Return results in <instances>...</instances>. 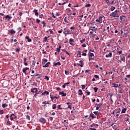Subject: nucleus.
I'll list each match as a JSON object with an SVG mask.
<instances>
[{
    "instance_id": "nucleus-34",
    "label": "nucleus",
    "mask_w": 130,
    "mask_h": 130,
    "mask_svg": "<svg viewBox=\"0 0 130 130\" xmlns=\"http://www.w3.org/2000/svg\"><path fill=\"white\" fill-rule=\"evenodd\" d=\"M93 90H94V92L96 93V92H97V91H98V88L94 87Z\"/></svg>"
},
{
    "instance_id": "nucleus-33",
    "label": "nucleus",
    "mask_w": 130,
    "mask_h": 130,
    "mask_svg": "<svg viewBox=\"0 0 130 130\" xmlns=\"http://www.w3.org/2000/svg\"><path fill=\"white\" fill-rule=\"evenodd\" d=\"M55 108H56V104H53L52 105V109H55Z\"/></svg>"
},
{
    "instance_id": "nucleus-14",
    "label": "nucleus",
    "mask_w": 130,
    "mask_h": 130,
    "mask_svg": "<svg viewBox=\"0 0 130 130\" xmlns=\"http://www.w3.org/2000/svg\"><path fill=\"white\" fill-rule=\"evenodd\" d=\"M45 94L46 95H48V94H49V92L46 90L42 93V95L43 96V95H45Z\"/></svg>"
},
{
    "instance_id": "nucleus-59",
    "label": "nucleus",
    "mask_w": 130,
    "mask_h": 130,
    "mask_svg": "<svg viewBox=\"0 0 130 130\" xmlns=\"http://www.w3.org/2000/svg\"><path fill=\"white\" fill-rule=\"evenodd\" d=\"M78 53L79 54V57H81V51H78Z\"/></svg>"
},
{
    "instance_id": "nucleus-2",
    "label": "nucleus",
    "mask_w": 130,
    "mask_h": 130,
    "mask_svg": "<svg viewBox=\"0 0 130 130\" xmlns=\"http://www.w3.org/2000/svg\"><path fill=\"white\" fill-rule=\"evenodd\" d=\"M104 18V16H101L99 17V19H96L95 21L96 22H98L99 23H102V20Z\"/></svg>"
},
{
    "instance_id": "nucleus-21",
    "label": "nucleus",
    "mask_w": 130,
    "mask_h": 130,
    "mask_svg": "<svg viewBox=\"0 0 130 130\" xmlns=\"http://www.w3.org/2000/svg\"><path fill=\"white\" fill-rule=\"evenodd\" d=\"M91 31H96V28L95 27V26H91Z\"/></svg>"
},
{
    "instance_id": "nucleus-20",
    "label": "nucleus",
    "mask_w": 130,
    "mask_h": 130,
    "mask_svg": "<svg viewBox=\"0 0 130 130\" xmlns=\"http://www.w3.org/2000/svg\"><path fill=\"white\" fill-rule=\"evenodd\" d=\"M89 116L91 117V118H95V116L93 115V113H91Z\"/></svg>"
},
{
    "instance_id": "nucleus-18",
    "label": "nucleus",
    "mask_w": 130,
    "mask_h": 130,
    "mask_svg": "<svg viewBox=\"0 0 130 130\" xmlns=\"http://www.w3.org/2000/svg\"><path fill=\"white\" fill-rule=\"evenodd\" d=\"M25 39L27 40L28 42H31L32 41V40L29 38V37H26Z\"/></svg>"
},
{
    "instance_id": "nucleus-10",
    "label": "nucleus",
    "mask_w": 130,
    "mask_h": 130,
    "mask_svg": "<svg viewBox=\"0 0 130 130\" xmlns=\"http://www.w3.org/2000/svg\"><path fill=\"white\" fill-rule=\"evenodd\" d=\"M13 116H15V114H12L10 116V119L11 120H14V119H15V118H16V117H14Z\"/></svg>"
},
{
    "instance_id": "nucleus-46",
    "label": "nucleus",
    "mask_w": 130,
    "mask_h": 130,
    "mask_svg": "<svg viewBox=\"0 0 130 130\" xmlns=\"http://www.w3.org/2000/svg\"><path fill=\"white\" fill-rule=\"evenodd\" d=\"M57 108H58V109H61V110L62 109V108H60V105L57 106Z\"/></svg>"
},
{
    "instance_id": "nucleus-24",
    "label": "nucleus",
    "mask_w": 130,
    "mask_h": 130,
    "mask_svg": "<svg viewBox=\"0 0 130 130\" xmlns=\"http://www.w3.org/2000/svg\"><path fill=\"white\" fill-rule=\"evenodd\" d=\"M5 18L8 19V20H11V19H12V17H10V16L7 15L6 16H5Z\"/></svg>"
},
{
    "instance_id": "nucleus-35",
    "label": "nucleus",
    "mask_w": 130,
    "mask_h": 130,
    "mask_svg": "<svg viewBox=\"0 0 130 130\" xmlns=\"http://www.w3.org/2000/svg\"><path fill=\"white\" fill-rule=\"evenodd\" d=\"M42 24H43V27H45V25H46V23H45V21H43L42 22Z\"/></svg>"
},
{
    "instance_id": "nucleus-50",
    "label": "nucleus",
    "mask_w": 130,
    "mask_h": 130,
    "mask_svg": "<svg viewBox=\"0 0 130 130\" xmlns=\"http://www.w3.org/2000/svg\"><path fill=\"white\" fill-rule=\"evenodd\" d=\"M121 53H122V51H118V53L117 54H121Z\"/></svg>"
},
{
    "instance_id": "nucleus-32",
    "label": "nucleus",
    "mask_w": 130,
    "mask_h": 130,
    "mask_svg": "<svg viewBox=\"0 0 130 130\" xmlns=\"http://www.w3.org/2000/svg\"><path fill=\"white\" fill-rule=\"evenodd\" d=\"M64 21L65 22V23H69V21H68V19H67V17H66L64 19Z\"/></svg>"
},
{
    "instance_id": "nucleus-41",
    "label": "nucleus",
    "mask_w": 130,
    "mask_h": 130,
    "mask_svg": "<svg viewBox=\"0 0 130 130\" xmlns=\"http://www.w3.org/2000/svg\"><path fill=\"white\" fill-rule=\"evenodd\" d=\"M126 122H128V123H129V121H130V119L129 118H127L126 120Z\"/></svg>"
},
{
    "instance_id": "nucleus-26",
    "label": "nucleus",
    "mask_w": 130,
    "mask_h": 130,
    "mask_svg": "<svg viewBox=\"0 0 130 130\" xmlns=\"http://www.w3.org/2000/svg\"><path fill=\"white\" fill-rule=\"evenodd\" d=\"M2 107L3 108H5V107H8V104H3L2 105Z\"/></svg>"
},
{
    "instance_id": "nucleus-16",
    "label": "nucleus",
    "mask_w": 130,
    "mask_h": 130,
    "mask_svg": "<svg viewBox=\"0 0 130 130\" xmlns=\"http://www.w3.org/2000/svg\"><path fill=\"white\" fill-rule=\"evenodd\" d=\"M113 85L114 86V87L115 88H118V87H119L120 86V84L118 85V84H116L115 83H113Z\"/></svg>"
},
{
    "instance_id": "nucleus-63",
    "label": "nucleus",
    "mask_w": 130,
    "mask_h": 130,
    "mask_svg": "<svg viewBox=\"0 0 130 130\" xmlns=\"http://www.w3.org/2000/svg\"><path fill=\"white\" fill-rule=\"evenodd\" d=\"M89 129H90V130H97V129L93 128H89Z\"/></svg>"
},
{
    "instance_id": "nucleus-47",
    "label": "nucleus",
    "mask_w": 130,
    "mask_h": 130,
    "mask_svg": "<svg viewBox=\"0 0 130 130\" xmlns=\"http://www.w3.org/2000/svg\"><path fill=\"white\" fill-rule=\"evenodd\" d=\"M36 21H37V22L39 24L40 23V20L38 19H36Z\"/></svg>"
},
{
    "instance_id": "nucleus-55",
    "label": "nucleus",
    "mask_w": 130,
    "mask_h": 130,
    "mask_svg": "<svg viewBox=\"0 0 130 130\" xmlns=\"http://www.w3.org/2000/svg\"><path fill=\"white\" fill-rule=\"evenodd\" d=\"M49 31H50V34H53V31L51 29H49Z\"/></svg>"
},
{
    "instance_id": "nucleus-60",
    "label": "nucleus",
    "mask_w": 130,
    "mask_h": 130,
    "mask_svg": "<svg viewBox=\"0 0 130 130\" xmlns=\"http://www.w3.org/2000/svg\"><path fill=\"white\" fill-rule=\"evenodd\" d=\"M39 18H43V14L40 15L39 16Z\"/></svg>"
},
{
    "instance_id": "nucleus-53",
    "label": "nucleus",
    "mask_w": 130,
    "mask_h": 130,
    "mask_svg": "<svg viewBox=\"0 0 130 130\" xmlns=\"http://www.w3.org/2000/svg\"><path fill=\"white\" fill-rule=\"evenodd\" d=\"M90 127H94V126H95V124L94 123H93L92 125H91L90 126Z\"/></svg>"
},
{
    "instance_id": "nucleus-44",
    "label": "nucleus",
    "mask_w": 130,
    "mask_h": 130,
    "mask_svg": "<svg viewBox=\"0 0 130 130\" xmlns=\"http://www.w3.org/2000/svg\"><path fill=\"white\" fill-rule=\"evenodd\" d=\"M82 55H83V56H86L87 55V54L85 53H84V52H82Z\"/></svg>"
},
{
    "instance_id": "nucleus-39",
    "label": "nucleus",
    "mask_w": 130,
    "mask_h": 130,
    "mask_svg": "<svg viewBox=\"0 0 130 130\" xmlns=\"http://www.w3.org/2000/svg\"><path fill=\"white\" fill-rule=\"evenodd\" d=\"M45 78L46 80H47V81L49 80V77H48V76H45Z\"/></svg>"
},
{
    "instance_id": "nucleus-17",
    "label": "nucleus",
    "mask_w": 130,
    "mask_h": 130,
    "mask_svg": "<svg viewBox=\"0 0 130 130\" xmlns=\"http://www.w3.org/2000/svg\"><path fill=\"white\" fill-rule=\"evenodd\" d=\"M88 56L89 57H92V56H94V54H93V53H91V52H89Z\"/></svg>"
},
{
    "instance_id": "nucleus-25",
    "label": "nucleus",
    "mask_w": 130,
    "mask_h": 130,
    "mask_svg": "<svg viewBox=\"0 0 130 130\" xmlns=\"http://www.w3.org/2000/svg\"><path fill=\"white\" fill-rule=\"evenodd\" d=\"M69 42L70 43V44L71 45H73V44L72 43V42H74V39H70V40H69Z\"/></svg>"
},
{
    "instance_id": "nucleus-37",
    "label": "nucleus",
    "mask_w": 130,
    "mask_h": 130,
    "mask_svg": "<svg viewBox=\"0 0 130 130\" xmlns=\"http://www.w3.org/2000/svg\"><path fill=\"white\" fill-rule=\"evenodd\" d=\"M21 3H27L28 2V0H21Z\"/></svg>"
},
{
    "instance_id": "nucleus-15",
    "label": "nucleus",
    "mask_w": 130,
    "mask_h": 130,
    "mask_svg": "<svg viewBox=\"0 0 130 130\" xmlns=\"http://www.w3.org/2000/svg\"><path fill=\"white\" fill-rule=\"evenodd\" d=\"M53 64L56 66H60L61 63H60V62H54Z\"/></svg>"
},
{
    "instance_id": "nucleus-57",
    "label": "nucleus",
    "mask_w": 130,
    "mask_h": 130,
    "mask_svg": "<svg viewBox=\"0 0 130 130\" xmlns=\"http://www.w3.org/2000/svg\"><path fill=\"white\" fill-rule=\"evenodd\" d=\"M36 62H35V61H32V66L34 67L35 66V63Z\"/></svg>"
},
{
    "instance_id": "nucleus-40",
    "label": "nucleus",
    "mask_w": 130,
    "mask_h": 130,
    "mask_svg": "<svg viewBox=\"0 0 130 130\" xmlns=\"http://www.w3.org/2000/svg\"><path fill=\"white\" fill-rule=\"evenodd\" d=\"M85 41H86V40L85 39H84L80 41L81 43H84V42H85Z\"/></svg>"
},
{
    "instance_id": "nucleus-61",
    "label": "nucleus",
    "mask_w": 130,
    "mask_h": 130,
    "mask_svg": "<svg viewBox=\"0 0 130 130\" xmlns=\"http://www.w3.org/2000/svg\"><path fill=\"white\" fill-rule=\"evenodd\" d=\"M66 85H67V84H64L62 86V88H66Z\"/></svg>"
},
{
    "instance_id": "nucleus-43",
    "label": "nucleus",
    "mask_w": 130,
    "mask_h": 130,
    "mask_svg": "<svg viewBox=\"0 0 130 130\" xmlns=\"http://www.w3.org/2000/svg\"><path fill=\"white\" fill-rule=\"evenodd\" d=\"M81 88H82V89H85V88H86V85H81Z\"/></svg>"
},
{
    "instance_id": "nucleus-8",
    "label": "nucleus",
    "mask_w": 130,
    "mask_h": 130,
    "mask_svg": "<svg viewBox=\"0 0 130 130\" xmlns=\"http://www.w3.org/2000/svg\"><path fill=\"white\" fill-rule=\"evenodd\" d=\"M77 66L83 68V60L79 61V63H77Z\"/></svg>"
},
{
    "instance_id": "nucleus-4",
    "label": "nucleus",
    "mask_w": 130,
    "mask_h": 130,
    "mask_svg": "<svg viewBox=\"0 0 130 130\" xmlns=\"http://www.w3.org/2000/svg\"><path fill=\"white\" fill-rule=\"evenodd\" d=\"M31 92H32V93H35L37 94V92H38V90L37 89V88H32L31 89Z\"/></svg>"
},
{
    "instance_id": "nucleus-7",
    "label": "nucleus",
    "mask_w": 130,
    "mask_h": 130,
    "mask_svg": "<svg viewBox=\"0 0 130 130\" xmlns=\"http://www.w3.org/2000/svg\"><path fill=\"white\" fill-rule=\"evenodd\" d=\"M28 70H29V68H27V67L24 68L22 69V72L23 73H24V74H25V75H26V71H28Z\"/></svg>"
},
{
    "instance_id": "nucleus-36",
    "label": "nucleus",
    "mask_w": 130,
    "mask_h": 130,
    "mask_svg": "<svg viewBox=\"0 0 130 130\" xmlns=\"http://www.w3.org/2000/svg\"><path fill=\"white\" fill-rule=\"evenodd\" d=\"M93 113L95 115H98L99 114V113L98 112V111H94V112H93Z\"/></svg>"
},
{
    "instance_id": "nucleus-48",
    "label": "nucleus",
    "mask_w": 130,
    "mask_h": 130,
    "mask_svg": "<svg viewBox=\"0 0 130 130\" xmlns=\"http://www.w3.org/2000/svg\"><path fill=\"white\" fill-rule=\"evenodd\" d=\"M43 104H45L44 106H45L46 105V104H47V102L46 101L43 102Z\"/></svg>"
},
{
    "instance_id": "nucleus-49",
    "label": "nucleus",
    "mask_w": 130,
    "mask_h": 130,
    "mask_svg": "<svg viewBox=\"0 0 130 130\" xmlns=\"http://www.w3.org/2000/svg\"><path fill=\"white\" fill-rule=\"evenodd\" d=\"M52 15L53 17L54 18V19H55V18H56V17H55V16H54V13L53 12L52 13Z\"/></svg>"
},
{
    "instance_id": "nucleus-1",
    "label": "nucleus",
    "mask_w": 130,
    "mask_h": 130,
    "mask_svg": "<svg viewBox=\"0 0 130 130\" xmlns=\"http://www.w3.org/2000/svg\"><path fill=\"white\" fill-rule=\"evenodd\" d=\"M117 12H119V11L116 10L115 12H112L110 15V17H114L115 18L116 17L117 18H118V13Z\"/></svg>"
},
{
    "instance_id": "nucleus-13",
    "label": "nucleus",
    "mask_w": 130,
    "mask_h": 130,
    "mask_svg": "<svg viewBox=\"0 0 130 130\" xmlns=\"http://www.w3.org/2000/svg\"><path fill=\"white\" fill-rule=\"evenodd\" d=\"M34 13H35L36 16H38L39 15V13H38V11L36 9H35L34 10Z\"/></svg>"
},
{
    "instance_id": "nucleus-28",
    "label": "nucleus",
    "mask_w": 130,
    "mask_h": 130,
    "mask_svg": "<svg viewBox=\"0 0 130 130\" xmlns=\"http://www.w3.org/2000/svg\"><path fill=\"white\" fill-rule=\"evenodd\" d=\"M45 62H47V59H44L42 62V64H44Z\"/></svg>"
},
{
    "instance_id": "nucleus-3",
    "label": "nucleus",
    "mask_w": 130,
    "mask_h": 130,
    "mask_svg": "<svg viewBox=\"0 0 130 130\" xmlns=\"http://www.w3.org/2000/svg\"><path fill=\"white\" fill-rule=\"evenodd\" d=\"M63 34H65V35L70 34V30L68 29L67 28H64L63 30Z\"/></svg>"
},
{
    "instance_id": "nucleus-51",
    "label": "nucleus",
    "mask_w": 130,
    "mask_h": 130,
    "mask_svg": "<svg viewBox=\"0 0 130 130\" xmlns=\"http://www.w3.org/2000/svg\"><path fill=\"white\" fill-rule=\"evenodd\" d=\"M44 41H45V42H46V41H47V37H45V38H44Z\"/></svg>"
},
{
    "instance_id": "nucleus-27",
    "label": "nucleus",
    "mask_w": 130,
    "mask_h": 130,
    "mask_svg": "<svg viewBox=\"0 0 130 130\" xmlns=\"http://www.w3.org/2000/svg\"><path fill=\"white\" fill-rule=\"evenodd\" d=\"M125 111H126V108H124L122 110L121 113H125Z\"/></svg>"
},
{
    "instance_id": "nucleus-9",
    "label": "nucleus",
    "mask_w": 130,
    "mask_h": 130,
    "mask_svg": "<svg viewBox=\"0 0 130 130\" xmlns=\"http://www.w3.org/2000/svg\"><path fill=\"white\" fill-rule=\"evenodd\" d=\"M50 64V62H48L47 63L45 64V66H43V68H48Z\"/></svg>"
},
{
    "instance_id": "nucleus-12",
    "label": "nucleus",
    "mask_w": 130,
    "mask_h": 130,
    "mask_svg": "<svg viewBox=\"0 0 130 130\" xmlns=\"http://www.w3.org/2000/svg\"><path fill=\"white\" fill-rule=\"evenodd\" d=\"M106 57H112V53L110 52L109 54L106 55Z\"/></svg>"
},
{
    "instance_id": "nucleus-22",
    "label": "nucleus",
    "mask_w": 130,
    "mask_h": 130,
    "mask_svg": "<svg viewBox=\"0 0 130 130\" xmlns=\"http://www.w3.org/2000/svg\"><path fill=\"white\" fill-rule=\"evenodd\" d=\"M105 2L106 3L107 5L108 6H110L111 4H110V2H109V0H105Z\"/></svg>"
},
{
    "instance_id": "nucleus-45",
    "label": "nucleus",
    "mask_w": 130,
    "mask_h": 130,
    "mask_svg": "<svg viewBox=\"0 0 130 130\" xmlns=\"http://www.w3.org/2000/svg\"><path fill=\"white\" fill-rule=\"evenodd\" d=\"M26 119H28V120H30V116L27 115L26 116Z\"/></svg>"
},
{
    "instance_id": "nucleus-5",
    "label": "nucleus",
    "mask_w": 130,
    "mask_h": 130,
    "mask_svg": "<svg viewBox=\"0 0 130 130\" xmlns=\"http://www.w3.org/2000/svg\"><path fill=\"white\" fill-rule=\"evenodd\" d=\"M40 122L42 123H45L46 122V120L44 118H41L39 120Z\"/></svg>"
},
{
    "instance_id": "nucleus-11",
    "label": "nucleus",
    "mask_w": 130,
    "mask_h": 130,
    "mask_svg": "<svg viewBox=\"0 0 130 130\" xmlns=\"http://www.w3.org/2000/svg\"><path fill=\"white\" fill-rule=\"evenodd\" d=\"M78 92V95L79 96H82V95H83V91L81 90V89H79Z\"/></svg>"
},
{
    "instance_id": "nucleus-30",
    "label": "nucleus",
    "mask_w": 130,
    "mask_h": 130,
    "mask_svg": "<svg viewBox=\"0 0 130 130\" xmlns=\"http://www.w3.org/2000/svg\"><path fill=\"white\" fill-rule=\"evenodd\" d=\"M103 104L102 103H100V104H96V105L99 107H101L102 106Z\"/></svg>"
},
{
    "instance_id": "nucleus-62",
    "label": "nucleus",
    "mask_w": 130,
    "mask_h": 130,
    "mask_svg": "<svg viewBox=\"0 0 130 130\" xmlns=\"http://www.w3.org/2000/svg\"><path fill=\"white\" fill-rule=\"evenodd\" d=\"M57 51L58 52H59V51H60V49L57 48Z\"/></svg>"
},
{
    "instance_id": "nucleus-38",
    "label": "nucleus",
    "mask_w": 130,
    "mask_h": 130,
    "mask_svg": "<svg viewBox=\"0 0 130 130\" xmlns=\"http://www.w3.org/2000/svg\"><path fill=\"white\" fill-rule=\"evenodd\" d=\"M15 51H16V52H19L20 51V48H16L15 49Z\"/></svg>"
},
{
    "instance_id": "nucleus-58",
    "label": "nucleus",
    "mask_w": 130,
    "mask_h": 130,
    "mask_svg": "<svg viewBox=\"0 0 130 130\" xmlns=\"http://www.w3.org/2000/svg\"><path fill=\"white\" fill-rule=\"evenodd\" d=\"M86 46H87V45L86 44H82V47H86Z\"/></svg>"
},
{
    "instance_id": "nucleus-52",
    "label": "nucleus",
    "mask_w": 130,
    "mask_h": 130,
    "mask_svg": "<svg viewBox=\"0 0 130 130\" xmlns=\"http://www.w3.org/2000/svg\"><path fill=\"white\" fill-rule=\"evenodd\" d=\"M123 37H127V35H126V34H124L123 35Z\"/></svg>"
},
{
    "instance_id": "nucleus-31",
    "label": "nucleus",
    "mask_w": 130,
    "mask_h": 130,
    "mask_svg": "<svg viewBox=\"0 0 130 130\" xmlns=\"http://www.w3.org/2000/svg\"><path fill=\"white\" fill-rule=\"evenodd\" d=\"M91 7V4H88L85 5V8H90Z\"/></svg>"
},
{
    "instance_id": "nucleus-23",
    "label": "nucleus",
    "mask_w": 130,
    "mask_h": 130,
    "mask_svg": "<svg viewBox=\"0 0 130 130\" xmlns=\"http://www.w3.org/2000/svg\"><path fill=\"white\" fill-rule=\"evenodd\" d=\"M114 10H115V7H114V6H112V7L110 8V11H111V12L114 11Z\"/></svg>"
},
{
    "instance_id": "nucleus-6",
    "label": "nucleus",
    "mask_w": 130,
    "mask_h": 130,
    "mask_svg": "<svg viewBox=\"0 0 130 130\" xmlns=\"http://www.w3.org/2000/svg\"><path fill=\"white\" fill-rule=\"evenodd\" d=\"M59 94L62 95V97H66V96H67V93H64L63 92V91H62V92H59Z\"/></svg>"
},
{
    "instance_id": "nucleus-54",
    "label": "nucleus",
    "mask_w": 130,
    "mask_h": 130,
    "mask_svg": "<svg viewBox=\"0 0 130 130\" xmlns=\"http://www.w3.org/2000/svg\"><path fill=\"white\" fill-rule=\"evenodd\" d=\"M4 114V111L3 110H0V114Z\"/></svg>"
},
{
    "instance_id": "nucleus-42",
    "label": "nucleus",
    "mask_w": 130,
    "mask_h": 130,
    "mask_svg": "<svg viewBox=\"0 0 130 130\" xmlns=\"http://www.w3.org/2000/svg\"><path fill=\"white\" fill-rule=\"evenodd\" d=\"M94 78H95V79H99V76L95 75L94 76Z\"/></svg>"
},
{
    "instance_id": "nucleus-19",
    "label": "nucleus",
    "mask_w": 130,
    "mask_h": 130,
    "mask_svg": "<svg viewBox=\"0 0 130 130\" xmlns=\"http://www.w3.org/2000/svg\"><path fill=\"white\" fill-rule=\"evenodd\" d=\"M9 32H10L11 34H15L16 33V31L14 30V29H11Z\"/></svg>"
},
{
    "instance_id": "nucleus-29",
    "label": "nucleus",
    "mask_w": 130,
    "mask_h": 130,
    "mask_svg": "<svg viewBox=\"0 0 130 130\" xmlns=\"http://www.w3.org/2000/svg\"><path fill=\"white\" fill-rule=\"evenodd\" d=\"M120 20H123V19H125V16H124V15H121L120 17Z\"/></svg>"
},
{
    "instance_id": "nucleus-64",
    "label": "nucleus",
    "mask_w": 130,
    "mask_h": 130,
    "mask_svg": "<svg viewBox=\"0 0 130 130\" xmlns=\"http://www.w3.org/2000/svg\"><path fill=\"white\" fill-rule=\"evenodd\" d=\"M58 32H59V33H62V29H61V30L58 31Z\"/></svg>"
},
{
    "instance_id": "nucleus-56",
    "label": "nucleus",
    "mask_w": 130,
    "mask_h": 130,
    "mask_svg": "<svg viewBox=\"0 0 130 130\" xmlns=\"http://www.w3.org/2000/svg\"><path fill=\"white\" fill-rule=\"evenodd\" d=\"M68 108H70V109L72 110V105H69L68 106Z\"/></svg>"
}]
</instances>
